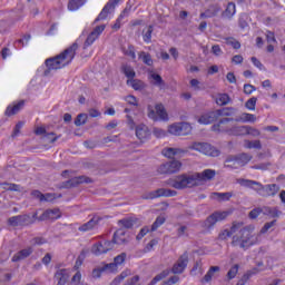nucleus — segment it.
<instances>
[{
	"label": "nucleus",
	"instance_id": "nucleus-40",
	"mask_svg": "<svg viewBox=\"0 0 285 285\" xmlns=\"http://www.w3.org/2000/svg\"><path fill=\"white\" fill-rule=\"evenodd\" d=\"M235 121H243L246 124V121H250L252 124H255L257 121V117L253 114H243L240 118H236Z\"/></svg>",
	"mask_w": 285,
	"mask_h": 285
},
{
	"label": "nucleus",
	"instance_id": "nucleus-29",
	"mask_svg": "<svg viewBox=\"0 0 285 285\" xmlns=\"http://www.w3.org/2000/svg\"><path fill=\"white\" fill-rule=\"evenodd\" d=\"M193 132V127L188 122H179L178 137H186Z\"/></svg>",
	"mask_w": 285,
	"mask_h": 285
},
{
	"label": "nucleus",
	"instance_id": "nucleus-52",
	"mask_svg": "<svg viewBox=\"0 0 285 285\" xmlns=\"http://www.w3.org/2000/svg\"><path fill=\"white\" fill-rule=\"evenodd\" d=\"M31 197L39 199V202H50V198H47L46 195L41 194L39 190H32Z\"/></svg>",
	"mask_w": 285,
	"mask_h": 285
},
{
	"label": "nucleus",
	"instance_id": "nucleus-8",
	"mask_svg": "<svg viewBox=\"0 0 285 285\" xmlns=\"http://www.w3.org/2000/svg\"><path fill=\"white\" fill-rule=\"evenodd\" d=\"M179 170H181V161L176 159L161 164L157 169L159 175H175Z\"/></svg>",
	"mask_w": 285,
	"mask_h": 285
},
{
	"label": "nucleus",
	"instance_id": "nucleus-24",
	"mask_svg": "<svg viewBox=\"0 0 285 285\" xmlns=\"http://www.w3.org/2000/svg\"><path fill=\"white\" fill-rule=\"evenodd\" d=\"M116 6L117 4H114L112 1L109 0L107 4L102 8L99 16L95 19V23H97L98 21H104L108 19V14H110V10H115Z\"/></svg>",
	"mask_w": 285,
	"mask_h": 285
},
{
	"label": "nucleus",
	"instance_id": "nucleus-57",
	"mask_svg": "<svg viewBox=\"0 0 285 285\" xmlns=\"http://www.w3.org/2000/svg\"><path fill=\"white\" fill-rule=\"evenodd\" d=\"M126 253H121L120 255L116 256L114 258V264L116 265V267L121 266V264L126 262Z\"/></svg>",
	"mask_w": 285,
	"mask_h": 285
},
{
	"label": "nucleus",
	"instance_id": "nucleus-43",
	"mask_svg": "<svg viewBox=\"0 0 285 285\" xmlns=\"http://www.w3.org/2000/svg\"><path fill=\"white\" fill-rule=\"evenodd\" d=\"M96 39H99V38L96 35H94L92 32H90L87 36V39L85 40L82 49L86 50L87 48H90V46H92V43H95Z\"/></svg>",
	"mask_w": 285,
	"mask_h": 285
},
{
	"label": "nucleus",
	"instance_id": "nucleus-10",
	"mask_svg": "<svg viewBox=\"0 0 285 285\" xmlns=\"http://www.w3.org/2000/svg\"><path fill=\"white\" fill-rule=\"evenodd\" d=\"M8 224L9 226H12L13 228H16L17 226H31V224H35V220L30 215L23 214V215L10 217L8 219Z\"/></svg>",
	"mask_w": 285,
	"mask_h": 285
},
{
	"label": "nucleus",
	"instance_id": "nucleus-36",
	"mask_svg": "<svg viewBox=\"0 0 285 285\" xmlns=\"http://www.w3.org/2000/svg\"><path fill=\"white\" fill-rule=\"evenodd\" d=\"M150 78L153 79L154 86H157L158 88H164L166 86L164 78H161L159 73H151Z\"/></svg>",
	"mask_w": 285,
	"mask_h": 285
},
{
	"label": "nucleus",
	"instance_id": "nucleus-39",
	"mask_svg": "<svg viewBox=\"0 0 285 285\" xmlns=\"http://www.w3.org/2000/svg\"><path fill=\"white\" fill-rule=\"evenodd\" d=\"M213 197H216L219 202H228L230 197H233V193L227 191V193H213Z\"/></svg>",
	"mask_w": 285,
	"mask_h": 285
},
{
	"label": "nucleus",
	"instance_id": "nucleus-17",
	"mask_svg": "<svg viewBox=\"0 0 285 285\" xmlns=\"http://www.w3.org/2000/svg\"><path fill=\"white\" fill-rule=\"evenodd\" d=\"M79 184H92V178L87 176L71 178L63 183V188H75V186H79Z\"/></svg>",
	"mask_w": 285,
	"mask_h": 285
},
{
	"label": "nucleus",
	"instance_id": "nucleus-56",
	"mask_svg": "<svg viewBox=\"0 0 285 285\" xmlns=\"http://www.w3.org/2000/svg\"><path fill=\"white\" fill-rule=\"evenodd\" d=\"M168 134L179 137V122L173 124L168 127Z\"/></svg>",
	"mask_w": 285,
	"mask_h": 285
},
{
	"label": "nucleus",
	"instance_id": "nucleus-27",
	"mask_svg": "<svg viewBox=\"0 0 285 285\" xmlns=\"http://www.w3.org/2000/svg\"><path fill=\"white\" fill-rule=\"evenodd\" d=\"M121 72H124V75H125V77H127L128 81H130V80L135 79V77H137L135 69L130 65H122Z\"/></svg>",
	"mask_w": 285,
	"mask_h": 285
},
{
	"label": "nucleus",
	"instance_id": "nucleus-22",
	"mask_svg": "<svg viewBox=\"0 0 285 285\" xmlns=\"http://www.w3.org/2000/svg\"><path fill=\"white\" fill-rule=\"evenodd\" d=\"M61 213L59 209H47L39 216L38 222H48V219H59Z\"/></svg>",
	"mask_w": 285,
	"mask_h": 285
},
{
	"label": "nucleus",
	"instance_id": "nucleus-45",
	"mask_svg": "<svg viewBox=\"0 0 285 285\" xmlns=\"http://www.w3.org/2000/svg\"><path fill=\"white\" fill-rule=\"evenodd\" d=\"M139 59H142V62L146 66H153V56H150V53H147L146 51H141L139 53Z\"/></svg>",
	"mask_w": 285,
	"mask_h": 285
},
{
	"label": "nucleus",
	"instance_id": "nucleus-28",
	"mask_svg": "<svg viewBox=\"0 0 285 285\" xmlns=\"http://www.w3.org/2000/svg\"><path fill=\"white\" fill-rule=\"evenodd\" d=\"M131 7H126L118 19L116 20L115 24L112 26L114 30H119L121 28V21H124L125 17H128L130 14Z\"/></svg>",
	"mask_w": 285,
	"mask_h": 285
},
{
	"label": "nucleus",
	"instance_id": "nucleus-50",
	"mask_svg": "<svg viewBox=\"0 0 285 285\" xmlns=\"http://www.w3.org/2000/svg\"><path fill=\"white\" fill-rule=\"evenodd\" d=\"M71 283L75 285H89L86 282H81V272H77L72 278H71Z\"/></svg>",
	"mask_w": 285,
	"mask_h": 285
},
{
	"label": "nucleus",
	"instance_id": "nucleus-32",
	"mask_svg": "<svg viewBox=\"0 0 285 285\" xmlns=\"http://www.w3.org/2000/svg\"><path fill=\"white\" fill-rule=\"evenodd\" d=\"M235 112H236V109L233 107H225V108L216 110V115L218 118L219 117H233V115H235Z\"/></svg>",
	"mask_w": 285,
	"mask_h": 285
},
{
	"label": "nucleus",
	"instance_id": "nucleus-54",
	"mask_svg": "<svg viewBox=\"0 0 285 285\" xmlns=\"http://www.w3.org/2000/svg\"><path fill=\"white\" fill-rule=\"evenodd\" d=\"M255 106H257L256 97H252L245 102V108H247V110H255Z\"/></svg>",
	"mask_w": 285,
	"mask_h": 285
},
{
	"label": "nucleus",
	"instance_id": "nucleus-35",
	"mask_svg": "<svg viewBox=\"0 0 285 285\" xmlns=\"http://www.w3.org/2000/svg\"><path fill=\"white\" fill-rule=\"evenodd\" d=\"M86 3V0H69L68 10L75 12V10H79L81 6Z\"/></svg>",
	"mask_w": 285,
	"mask_h": 285
},
{
	"label": "nucleus",
	"instance_id": "nucleus-15",
	"mask_svg": "<svg viewBox=\"0 0 285 285\" xmlns=\"http://www.w3.org/2000/svg\"><path fill=\"white\" fill-rule=\"evenodd\" d=\"M242 226H244L243 222H234L230 229H224L218 234V239H220V242H226V239L233 237V235H235V233H237Z\"/></svg>",
	"mask_w": 285,
	"mask_h": 285
},
{
	"label": "nucleus",
	"instance_id": "nucleus-11",
	"mask_svg": "<svg viewBox=\"0 0 285 285\" xmlns=\"http://www.w3.org/2000/svg\"><path fill=\"white\" fill-rule=\"evenodd\" d=\"M176 190L159 188L141 196V199H157L158 197H175Z\"/></svg>",
	"mask_w": 285,
	"mask_h": 285
},
{
	"label": "nucleus",
	"instance_id": "nucleus-63",
	"mask_svg": "<svg viewBox=\"0 0 285 285\" xmlns=\"http://www.w3.org/2000/svg\"><path fill=\"white\" fill-rule=\"evenodd\" d=\"M269 166H271V163H262V164L252 166V168L254 170H268Z\"/></svg>",
	"mask_w": 285,
	"mask_h": 285
},
{
	"label": "nucleus",
	"instance_id": "nucleus-14",
	"mask_svg": "<svg viewBox=\"0 0 285 285\" xmlns=\"http://www.w3.org/2000/svg\"><path fill=\"white\" fill-rule=\"evenodd\" d=\"M227 214L226 212H216L209 215L206 220L203 223L204 228L210 230L217 224V222H224L226 219Z\"/></svg>",
	"mask_w": 285,
	"mask_h": 285
},
{
	"label": "nucleus",
	"instance_id": "nucleus-34",
	"mask_svg": "<svg viewBox=\"0 0 285 285\" xmlns=\"http://www.w3.org/2000/svg\"><path fill=\"white\" fill-rule=\"evenodd\" d=\"M217 106H228L230 104V96L228 94H218L216 96Z\"/></svg>",
	"mask_w": 285,
	"mask_h": 285
},
{
	"label": "nucleus",
	"instance_id": "nucleus-60",
	"mask_svg": "<svg viewBox=\"0 0 285 285\" xmlns=\"http://www.w3.org/2000/svg\"><path fill=\"white\" fill-rule=\"evenodd\" d=\"M104 30H106V24L97 26L91 31V35L96 36L99 39V37H101V33L104 32Z\"/></svg>",
	"mask_w": 285,
	"mask_h": 285
},
{
	"label": "nucleus",
	"instance_id": "nucleus-33",
	"mask_svg": "<svg viewBox=\"0 0 285 285\" xmlns=\"http://www.w3.org/2000/svg\"><path fill=\"white\" fill-rule=\"evenodd\" d=\"M135 224H137V220H135L134 218H122L118 220V226H120V228L122 229H130L132 228V226H135Z\"/></svg>",
	"mask_w": 285,
	"mask_h": 285
},
{
	"label": "nucleus",
	"instance_id": "nucleus-41",
	"mask_svg": "<svg viewBox=\"0 0 285 285\" xmlns=\"http://www.w3.org/2000/svg\"><path fill=\"white\" fill-rule=\"evenodd\" d=\"M153 26L147 27V29L142 31V39L145 43H150V41H153Z\"/></svg>",
	"mask_w": 285,
	"mask_h": 285
},
{
	"label": "nucleus",
	"instance_id": "nucleus-20",
	"mask_svg": "<svg viewBox=\"0 0 285 285\" xmlns=\"http://www.w3.org/2000/svg\"><path fill=\"white\" fill-rule=\"evenodd\" d=\"M219 118L217 116V110L209 111L199 117L198 124H203L204 126H208V124H215Z\"/></svg>",
	"mask_w": 285,
	"mask_h": 285
},
{
	"label": "nucleus",
	"instance_id": "nucleus-23",
	"mask_svg": "<svg viewBox=\"0 0 285 285\" xmlns=\"http://www.w3.org/2000/svg\"><path fill=\"white\" fill-rule=\"evenodd\" d=\"M70 277V271L62 268L58 269L55 274V279L58 282L57 285H66Z\"/></svg>",
	"mask_w": 285,
	"mask_h": 285
},
{
	"label": "nucleus",
	"instance_id": "nucleus-26",
	"mask_svg": "<svg viewBox=\"0 0 285 285\" xmlns=\"http://www.w3.org/2000/svg\"><path fill=\"white\" fill-rule=\"evenodd\" d=\"M125 236L126 230H124L122 227H120L114 233L112 242L118 245L128 244V240L125 238Z\"/></svg>",
	"mask_w": 285,
	"mask_h": 285
},
{
	"label": "nucleus",
	"instance_id": "nucleus-46",
	"mask_svg": "<svg viewBox=\"0 0 285 285\" xmlns=\"http://www.w3.org/2000/svg\"><path fill=\"white\" fill-rule=\"evenodd\" d=\"M4 190H11L13 193H21V186L12 183H3Z\"/></svg>",
	"mask_w": 285,
	"mask_h": 285
},
{
	"label": "nucleus",
	"instance_id": "nucleus-2",
	"mask_svg": "<svg viewBox=\"0 0 285 285\" xmlns=\"http://www.w3.org/2000/svg\"><path fill=\"white\" fill-rule=\"evenodd\" d=\"M77 50H79V43L73 42L70 47L65 49L56 57L48 58L46 60L47 70H45V77H48L51 70H61V68L70 66V63H72V60L77 56Z\"/></svg>",
	"mask_w": 285,
	"mask_h": 285
},
{
	"label": "nucleus",
	"instance_id": "nucleus-44",
	"mask_svg": "<svg viewBox=\"0 0 285 285\" xmlns=\"http://www.w3.org/2000/svg\"><path fill=\"white\" fill-rule=\"evenodd\" d=\"M164 224H166V218L164 216H158L151 225V233H155V230L160 226H164Z\"/></svg>",
	"mask_w": 285,
	"mask_h": 285
},
{
	"label": "nucleus",
	"instance_id": "nucleus-13",
	"mask_svg": "<svg viewBox=\"0 0 285 285\" xmlns=\"http://www.w3.org/2000/svg\"><path fill=\"white\" fill-rule=\"evenodd\" d=\"M188 267V252H184L183 255L179 256L177 262L171 267V273L174 275H181Z\"/></svg>",
	"mask_w": 285,
	"mask_h": 285
},
{
	"label": "nucleus",
	"instance_id": "nucleus-37",
	"mask_svg": "<svg viewBox=\"0 0 285 285\" xmlns=\"http://www.w3.org/2000/svg\"><path fill=\"white\" fill-rule=\"evenodd\" d=\"M127 85H130L134 90H144V88H146L144 81L135 78L131 80H127Z\"/></svg>",
	"mask_w": 285,
	"mask_h": 285
},
{
	"label": "nucleus",
	"instance_id": "nucleus-25",
	"mask_svg": "<svg viewBox=\"0 0 285 285\" xmlns=\"http://www.w3.org/2000/svg\"><path fill=\"white\" fill-rule=\"evenodd\" d=\"M237 12V7L235 6V2L227 3L226 9L222 12L223 19H233L235 17V13Z\"/></svg>",
	"mask_w": 285,
	"mask_h": 285
},
{
	"label": "nucleus",
	"instance_id": "nucleus-9",
	"mask_svg": "<svg viewBox=\"0 0 285 285\" xmlns=\"http://www.w3.org/2000/svg\"><path fill=\"white\" fill-rule=\"evenodd\" d=\"M193 149L208 157H219V150L208 142H194Z\"/></svg>",
	"mask_w": 285,
	"mask_h": 285
},
{
	"label": "nucleus",
	"instance_id": "nucleus-53",
	"mask_svg": "<svg viewBox=\"0 0 285 285\" xmlns=\"http://www.w3.org/2000/svg\"><path fill=\"white\" fill-rule=\"evenodd\" d=\"M275 224H277V219L265 223V225L261 229V235H265V233H268V230L272 229Z\"/></svg>",
	"mask_w": 285,
	"mask_h": 285
},
{
	"label": "nucleus",
	"instance_id": "nucleus-59",
	"mask_svg": "<svg viewBox=\"0 0 285 285\" xmlns=\"http://www.w3.org/2000/svg\"><path fill=\"white\" fill-rule=\"evenodd\" d=\"M262 207H256L249 212L248 217L249 219H257L258 215H262Z\"/></svg>",
	"mask_w": 285,
	"mask_h": 285
},
{
	"label": "nucleus",
	"instance_id": "nucleus-48",
	"mask_svg": "<svg viewBox=\"0 0 285 285\" xmlns=\"http://www.w3.org/2000/svg\"><path fill=\"white\" fill-rule=\"evenodd\" d=\"M227 46H232L234 50H239L242 48V43L237 41L235 38H226Z\"/></svg>",
	"mask_w": 285,
	"mask_h": 285
},
{
	"label": "nucleus",
	"instance_id": "nucleus-30",
	"mask_svg": "<svg viewBox=\"0 0 285 285\" xmlns=\"http://www.w3.org/2000/svg\"><path fill=\"white\" fill-rule=\"evenodd\" d=\"M263 215L267 217L277 218L282 215V212L277 210V207H262Z\"/></svg>",
	"mask_w": 285,
	"mask_h": 285
},
{
	"label": "nucleus",
	"instance_id": "nucleus-4",
	"mask_svg": "<svg viewBox=\"0 0 285 285\" xmlns=\"http://www.w3.org/2000/svg\"><path fill=\"white\" fill-rule=\"evenodd\" d=\"M238 184L240 186H244V188H252L253 190H256L261 197H275L277 193H279V186L277 184H271V185H262V183L257 180H250V179H238Z\"/></svg>",
	"mask_w": 285,
	"mask_h": 285
},
{
	"label": "nucleus",
	"instance_id": "nucleus-42",
	"mask_svg": "<svg viewBox=\"0 0 285 285\" xmlns=\"http://www.w3.org/2000/svg\"><path fill=\"white\" fill-rule=\"evenodd\" d=\"M88 122V114H79L75 119V126H86Z\"/></svg>",
	"mask_w": 285,
	"mask_h": 285
},
{
	"label": "nucleus",
	"instance_id": "nucleus-49",
	"mask_svg": "<svg viewBox=\"0 0 285 285\" xmlns=\"http://www.w3.org/2000/svg\"><path fill=\"white\" fill-rule=\"evenodd\" d=\"M237 273H239V265L236 264L234 265L227 273V278L228 279H235L237 277Z\"/></svg>",
	"mask_w": 285,
	"mask_h": 285
},
{
	"label": "nucleus",
	"instance_id": "nucleus-19",
	"mask_svg": "<svg viewBox=\"0 0 285 285\" xmlns=\"http://www.w3.org/2000/svg\"><path fill=\"white\" fill-rule=\"evenodd\" d=\"M99 222H101V217L98 215H95V216H92V218L89 222L82 224L78 228V230L80 233H88V230H95V228H97V226H99Z\"/></svg>",
	"mask_w": 285,
	"mask_h": 285
},
{
	"label": "nucleus",
	"instance_id": "nucleus-12",
	"mask_svg": "<svg viewBox=\"0 0 285 285\" xmlns=\"http://www.w3.org/2000/svg\"><path fill=\"white\" fill-rule=\"evenodd\" d=\"M115 240H101L99 243H96L91 247V253L94 255H104V253H108V250H112L115 248Z\"/></svg>",
	"mask_w": 285,
	"mask_h": 285
},
{
	"label": "nucleus",
	"instance_id": "nucleus-6",
	"mask_svg": "<svg viewBox=\"0 0 285 285\" xmlns=\"http://www.w3.org/2000/svg\"><path fill=\"white\" fill-rule=\"evenodd\" d=\"M147 110L148 117L153 119V121H168V111H166L164 104H156L155 108L149 105Z\"/></svg>",
	"mask_w": 285,
	"mask_h": 285
},
{
	"label": "nucleus",
	"instance_id": "nucleus-18",
	"mask_svg": "<svg viewBox=\"0 0 285 285\" xmlns=\"http://www.w3.org/2000/svg\"><path fill=\"white\" fill-rule=\"evenodd\" d=\"M222 12V7L217 3L210 4L204 12L199 14V19H213Z\"/></svg>",
	"mask_w": 285,
	"mask_h": 285
},
{
	"label": "nucleus",
	"instance_id": "nucleus-7",
	"mask_svg": "<svg viewBox=\"0 0 285 285\" xmlns=\"http://www.w3.org/2000/svg\"><path fill=\"white\" fill-rule=\"evenodd\" d=\"M253 159V156L246 153L236 155V156H228L226 158V168H237V166H246L248 161Z\"/></svg>",
	"mask_w": 285,
	"mask_h": 285
},
{
	"label": "nucleus",
	"instance_id": "nucleus-62",
	"mask_svg": "<svg viewBox=\"0 0 285 285\" xmlns=\"http://www.w3.org/2000/svg\"><path fill=\"white\" fill-rule=\"evenodd\" d=\"M43 139H47V141H49V144H55V141H57V139H59V136H55V132H47L43 135Z\"/></svg>",
	"mask_w": 285,
	"mask_h": 285
},
{
	"label": "nucleus",
	"instance_id": "nucleus-51",
	"mask_svg": "<svg viewBox=\"0 0 285 285\" xmlns=\"http://www.w3.org/2000/svg\"><path fill=\"white\" fill-rule=\"evenodd\" d=\"M101 267L104 273H117V265L115 263L105 264Z\"/></svg>",
	"mask_w": 285,
	"mask_h": 285
},
{
	"label": "nucleus",
	"instance_id": "nucleus-5",
	"mask_svg": "<svg viewBox=\"0 0 285 285\" xmlns=\"http://www.w3.org/2000/svg\"><path fill=\"white\" fill-rule=\"evenodd\" d=\"M229 121H235V119L223 118L218 121V124L212 126V130H214V132H227V135H233L234 137H242L246 135L247 126H234L232 128L225 127L224 125L228 124Z\"/></svg>",
	"mask_w": 285,
	"mask_h": 285
},
{
	"label": "nucleus",
	"instance_id": "nucleus-58",
	"mask_svg": "<svg viewBox=\"0 0 285 285\" xmlns=\"http://www.w3.org/2000/svg\"><path fill=\"white\" fill-rule=\"evenodd\" d=\"M169 272L168 271H163L160 274H157L151 282L154 284H157V282H161V279H166V277H168Z\"/></svg>",
	"mask_w": 285,
	"mask_h": 285
},
{
	"label": "nucleus",
	"instance_id": "nucleus-3",
	"mask_svg": "<svg viewBox=\"0 0 285 285\" xmlns=\"http://www.w3.org/2000/svg\"><path fill=\"white\" fill-rule=\"evenodd\" d=\"M259 242V235L255 234V227L254 226H242L237 234H235L232 237L230 245L234 248H240L242 250H248L252 246H255V244H258Z\"/></svg>",
	"mask_w": 285,
	"mask_h": 285
},
{
	"label": "nucleus",
	"instance_id": "nucleus-38",
	"mask_svg": "<svg viewBox=\"0 0 285 285\" xmlns=\"http://www.w3.org/2000/svg\"><path fill=\"white\" fill-rule=\"evenodd\" d=\"M12 279V273L8 269H0V284H8Z\"/></svg>",
	"mask_w": 285,
	"mask_h": 285
},
{
	"label": "nucleus",
	"instance_id": "nucleus-61",
	"mask_svg": "<svg viewBox=\"0 0 285 285\" xmlns=\"http://www.w3.org/2000/svg\"><path fill=\"white\" fill-rule=\"evenodd\" d=\"M247 148H256V150H262V141L259 140H248L247 141Z\"/></svg>",
	"mask_w": 285,
	"mask_h": 285
},
{
	"label": "nucleus",
	"instance_id": "nucleus-47",
	"mask_svg": "<svg viewBox=\"0 0 285 285\" xmlns=\"http://www.w3.org/2000/svg\"><path fill=\"white\" fill-rule=\"evenodd\" d=\"M238 26H239V28H242L243 30H244L245 28H248V14L242 13V14L239 16Z\"/></svg>",
	"mask_w": 285,
	"mask_h": 285
},
{
	"label": "nucleus",
	"instance_id": "nucleus-16",
	"mask_svg": "<svg viewBox=\"0 0 285 285\" xmlns=\"http://www.w3.org/2000/svg\"><path fill=\"white\" fill-rule=\"evenodd\" d=\"M151 135H153V132L150 131L148 126L138 125L136 127V137H137V139H139V141H141V144H145V141H148V139H150Z\"/></svg>",
	"mask_w": 285,
	"mask_h": 285
},
{
	"label": "nucleus",
	"instance_id": "nucleus-21",
	"mask_svg": "<svg viewBox=\"0 0 285 285\" xmlns=\"http://www.w3.org/2000/svg\"><path fill=\"white\" fill-rule=\"evenodd\" d=\"M32 253H35V249L32 247L21 249L12 256L11 262H23V259H28V257H30Z\"/></svg>",
	"mask_w": 285,
	"mask_h": 285
},
{
	"label": "nucleus",
	"instance_id": "nucleus-55",
	"mask_svg": "<svg viewBox=\"0 0 285 285\" xmlns=\"http://www.w3.org/2000/svg\"><path fill=\"white\" fill-rule=\"evenodd\" d=\"M179 153V149L177 148H167L163 150V155L165 157H168L170 159V157H175V155H177Z\"/></svg>",
	"mask_w": 285,
	"mask_h": 285
},
{
	"label": "nucleus",
	"instance_id": "nucleus-31",
	"mask_svg": "<svg viewBox=\"0 0 285 285\" xmlns=\"http://www.w3.org/2000/svg\"><path fill=\"white\" fill-rule=\"evenodd\" d=\"M24 105L26 102L22 100L16 104L13 107L9 106L6 110L7 117H12V115H17V112H19V110H21Z\"/></svg>",
	"mask_w": 285,
	"mask_h": 285
},
{
	"label": "nucleus",
	"instance_id": "nucleus-1",
	"mask_svg": "<svg viewBox=\"0 0 285 285\" xmlns=\"http://www.w3.org/2000/svg\"><path fill=\"white\" fill-rule=\"evenodd\" d=\"M215 175H217L215 169H205L203 173L178 175L174 179H170L168 184L171 188H176V190H184V188L202 186L204 181L214 179Z\"/></svg>",
	"mask_w": 285,
	"mask_h": 285
},
{
	"label": "nucleus",
	"instance_id": "nucleus-64",
	"mask_svg": "<svg viewBox=\"0 0 285 285\" xmlns=\"http://www.w3.org/2000/svg\"><path fill=\"white\" fill-rule=\"evenodd\" d=\"M246 135H252V137H259L262 132H259L258 129L247 126Z\"/></svg>",
	"mask_w": 285,
	"mask_h": 285
}]
</instances>
